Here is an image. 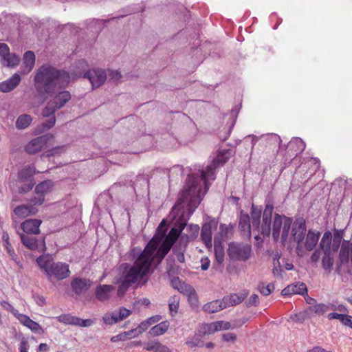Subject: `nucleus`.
<instances>
[{
	"mask_svg": "<svg viewBox=\"0 0 352 352\" xmlns=\"http://www.w3.org/2000/svg\"><path fill=\"white\" fill-rule=\"evenodd\" d=\"M201 201V198L199 196L197 188L190 190L188 187L185 186L169 215L170 218L174 221L173 227L170 229L168 234L166 235V220L163 219L157 228V234L148 243L146 246L155 239V249L158 250L162 245H168L170 243V250Z\"/></svg>",
	"mask_w": 352,
	"mask_h": 352,
	"instance_id": "1",
	"label": "nucleus"
},
{
	"mask_svg": "<svg viewBox=\"0 0 352 352\" xmlns=\"http://www.w3.org/2000/svg\"><path fill=\"white\" fill-rule=\"evenodd\" d=\"M155 239H154L143 251L137 248L131 251V255L135 258L133 265L127 263L122 264L124 270L120 279L118 289V296H122L131 284L138 279L142 278L153 272V267H156L169 252L170 243L161 246L160 250L155 249Z\"/></svg>",
	"mask_w": 352,
	"mask_h": 352,
	"instance_id": "2",
	"label": "nucleus"
},
{
	"mask_svg": "<svg viewBox=\"0 0 352 352\" xmlns=\"http://www.w3.org/2000/svg\"><path fill=\"white\" fill-rule=\"evenodd\" d=\"M71 75L63 69L50 65H43L36 71L34 86L38 96L46 100L71 82Z\"/></svg>",
	"mask_w": 352,
	"mask_h": 352,
	"instance_id": "3",
	"label": "nucleus"
},
{
	"mask_svg": "<svg viewBox=\"0 0 352 352\" xmlns=\"http://www.w3.org/2000/svg\"><path fill=\"white\" fill-rule=\"evenodd\" d=\"M274 211V207L270 204H267L263 211V221L261 225V217L262 208L252 206L251 208V221L250 216L241 212L239 221V229L241 235L247 239H250L252 233L254 235L256 241L261 238L260 234L263 236H268L271 232L272 217Z\"/></svg>",
	"mask_w": 352,
	"mask_h": 352,
	"instance_id": "4",
	"label": "nucleus"
},
{
	"mask_svg": "<svg viewBox=\"0 0 352 352\" xmlns=\"http://www.w3.org/2000/svg\"><path fill=\"white\" fill-rule=\"evenodd\" d=\"M231 155L232 151L230 149L220 151L210 165L207 166L205 169L200 170L197 174L188 175L185 186L190 190L197 188L198 195L202 199L209 188L210 181L214 179V169L223 166Z\"/></svg>",
	"mask_w": 352,
	"mask_h": 352,
	"instance_id": "5",
	"label": "nucleus"
},
{
	"mask_svg": "<svg viewBox=\"0 0 352 352\" xmlns=\"http://www.w3.org/2000/svg\"><path fill=\"white\" fill-rule=\"evenodd\" d=\"M36 263L50 282L54 280H64L70 275L68 264L63 262H54L50 255L40 256L36 258Z\"/></svg>",
	"mask_w": 352,
	"mask_h": 352,
	"instance_id": "6",
	"label": "nucleus"
},
{
	"mask_svg": "<svg viewBox=\"0 0 352 352\" xmlns=\"http://www.w3.org/2000/svg\"><path fill=\"white\" fill-rule=\"evenodd\" d=\"M77 65L82 71L78 72L76 76L78 77L82 76L85 78L89 79L94 89L100 87L107 78V74L102 69L94 68L85 71L87 64L85 60H78Z\"/></svg>",
	"mask_w": 352,
	"mask_h": 352,
	"instance_id": "7",
	"label": "nucleus"
},
{
	"mask_svg": "<svg viewBox=\"0 0 352 352\" xmlns=\"http://www.w3.org/2000/svg\"><path fill=\"white\" fill-rule=\"evenodd\" d=\"M292 223V219L284 215L276 214L272 226V236L275 241H277L281 233V241L285 242L289 235Z\"/></svg>",
	"mask_w": 352,
	"mask_h": 352,
	"instance_id": "8",
	"label": "nucleus"
},
{
	"mask_svg": "<svg viewBox=\"0 0 352 352\" xmlns=\"http://www.w3.org/2000/svg\"><path fill=\"white\" fill-rule=\"evenodd\" d=\"M252 254L250 244L232 242L228 245V254L233 261H246L251 257Z\"/></svg>",
	"mask_w": 352,
	"mask_h": 352,
	"instance_id": "9",
	"label": "nucleus"
},
{
	"mask_svg": "<svg viewBox=\"0 0 352 352\" xmlns=\"http://www.w3.org/2000/svg\"><path fill=\"white\" fill-rule=\"evenodd\" d=\"M306 230L305 221L303 219H298L294 221L292 234L294 241L297 243L296 253L300 257L303 256L305 254L303 240L305 237Z\"/></svg>",
	"mask_w": 352,
	"mask_h": 352,
	"instance_id": "10",
	"label": "nucleus"
},
{
	"mask_svg": "<svg viewBox=\"0 0 352 352\" xmlns=\"http://www.w3.org/2000/svg\"><path fill=\"white\" fill-rule=\"evenodd\" d=\"M53 138L52 135L48 133L34 138L26 144L25 151L30 155L35 154L47 148L52 141Z\"/></svg>",
	"mask_w": 352,
	"mask_h": 352,
	"instance_id": "11",
	"label": "nucleus"
},
{
	"mask_svg": "<svg viewBox=\"0 0 352 352\" xmlns=\"http://www.w3.org/2000/svg\"><path fill=\"white\" fill-rule=\"evenodd\" d=\"M132 314V311L121 307L113 311L107 312L102 316V321L107 325H113L124 320Z\"/></svg>",
	"mask_w": 352,
	"mask_h": 352,
	"instance_id": "12",
	"label": "nucleus"
},
{
	"mask_svg": "<svg viewBox=\"0 0 352 352\" xmlns=\"http://www.w3.org/2000/svg\"><path fill=\"white\" fill-rule=\"evenodd\" d=\"M56 319L65 324L78 326L81 327H91L94 324L91 319H81L78 317L71 315L70 314H62L56 318Z\"/></svg>",
	"mask_w": 352,
	"mask_h": 352,
	"instance_id": "13",
	"label": "nucleus"
},
{
	"mask_svg": "<svg viewBox=\"0 0 352 352\" xmlns=\"http://www.w3.org/2000/svg\"><path fill=\"white\" fill-rule=\"evenodd\" d=\"M91 286V281L86 278L76 277L71 282L72 289L77 295L87 292Z\"/></svg>",
	"mask_w": 352,
	"mask_h": 352,
	"instance_id": "14",
	"label": "nucleus"
},
{
	"mask_svg": "<svg viewBox=\"0 0 352 352\" xmlns=\"http://www.w3.org/2000/svg\"><path fill=\"white\" fill-rule=\"evenodd\" d=\"M185 232H181V241L186 246L190 240H193L197 238L199 231V227L198 225L190 224L185 226Z\"/></svg>",
	"mask_w": 352,
	"mask_h": 352,
	"instance_id": "15",
	"label": "nucleus"
},
{
	"mask_svg": "<svg viewBox=\"0 0 352 352\" xmlns=\"http://www.w3.org/2000/svg\"><path fill=\"white\" fill-rule=\"evenodd\" d=\"M320 233L317 230H309L306 235L303 248L307 251H311L317 245Z\"/></svg>",
	"mask_w": 352,
	"mask_h": 352,
	"instance_id": "16",
	"label": "nucleus"
},
{
	"mask_svg": "<svg viewBox=\"0 0 352 352\" xmlns=\"http://www.w3.org/2000/svg\"><path fill=\"white\" fill-rule=\"evenodd\" d=\"M20 236L22 243L30 250H34L40 246L45 248L44 241L39 242L35 236L28 234H21Z\"/></svg>",
	"mask_w": 352,
	"mask_h": 352,
	"instance_id": "17",
	"label": "nucleus"
},
{
	"mask_svg": "<svg viewBox=\"0 0 352 352\" xmlns=\"http://www.w3.org/2000/svg\"><path fill=\"white\" fill-rule=\"evenodd\" d=\"M21 82V76L14 74L9 79L0 83V91L3 93L9 92L15 89Z\"/></svg>",
	"mask_w": 352,
	"mask_h": 352,
	"instance_id": "18",
	"label": "nucleus"
},
{
	"mask_svg": "<svg viewBox=\"0 0 352 352\" xmlns=\"http://www.w3.org/2000/svg\"><path fill=\"white\" fill-rule=\"evenodd\" d=\"M37 212V208L31 204L20 205L14 209V214L19 218H25L30 215L35 214Z\"/></svg>",
	"mask_w": 352,
	"mask_h": 352,
	"instance_id": "19",
	"label": "nucleus"
},
{
	"mask_svg": "<svg viewBox=\"0 0 352 352\" xmlns=\"http://www.w3.org/2000/svg\"><path fill=\"white\" fill-rule=\"evenodd\" d=\"M114 287L110 285H100L95 290L96 298L100 301H105L111 296V293L113 291Z\"/></svg>",
	"mask_w": 352,
	"mask_h": 352,
	"instance_id": "20",
	"label": "nucleus"
},
{
	"mask_svg": "<svg viewBox=\"0 0 352 352\" xmlns=\"http://www.w3.org/2000/svg\"><path fill=\"white\" fill-rule=\"evenodd\" d=\"M41 223V221L38 219H28L21 223V227L24 232L35 234L38 233Z\"/></svg>",
	"mask_w": 352,
	"mask_h": 352,
	"instance_id": "21",
	"label": "nucleus"
},
{
	"mask_svg": "<svg viewBox=\"0 0 352 352\" xmlns=\"http://www.w3.org/2000/svg\"><path fill=\"white\" fill-rule=\"evenodd\" d=\"M144 349L152 352H173L168 346L156 340L144 343Z\"/></svg>",
	"mask_w": 352,
	"mask_h": 352,
	"instance_id": "22",
	"label": "nucleus"
},
{
	"mask_svg": "<svg viewBox=\"0 0 352 352\" xmlns=\"http://www.w3.org/2000/svg\"><path fill=\"white\" fill-rule=\"evenodd\" d=\"M71 99V94L67 91H59L56 94L50 101L58 109L64 107V105Z\"/></svg>",
	"mask_w": 352,
	"mask_h": 352,
	"instance_id": "23",
	"label": "nucleus"
},
{
	"mask_svg": "<svg viewBox=\"0 0 352 352\" xmlns=\"http://www.w3.org/2000/svg\"><path fill=\"white\" fill-rule=\"evenodd\" d=\"M36 173L34 165H28L19 172L18 179L21 182H33V175Z\"/></svg>",
	"mask_w": 352,
	"mask_h": 352,
	"instance_id": "24",
	"label": "nucleus"
},
{
	"mask_svg": "<svg viewBox=\"0 0 352 352\" xmlns=\"http://www.w3.org/2000/svg\"><path fill=\"white\" fill-rule=\"evenodd\" d=\"M224 309L226 305L223 303V299L212 300L203 306V310L208 314L216 313Z\"/></svg>",
	"mask_w": 352,
	"mask_h": 352,
	"instance_id": "25",
	"label": "nucleus"
},
{
	"mask_svg": "<svg viewBox=\"0 0 352 352\" xmlns=\"http://www.w3.org/2000/svg\"><path fill=\"white\" fill-rule=\"evenodd\" d=\"M201 239L207 248H212V226L210 223H205L202 226Z\"/></svg>",
	"mask_w": 352,
	"mask_h": 352,
	"instance_id": "26",
	"label": "nucleus"
},
{
	"mask_svg": "<svg viewBox=\"0 0 352 352\" xmlns=\"http://www.w3.org/2000/svg\"><path fill=\"white\" fill-rule=\"evenodd\" d=\"M287 148L296 155L304 151L305 144L300 138H293L289 142Z\"/></svg>",
	"mask_w": 352,
	"mask_h": 352,
	"instance_id": "27",
	"label": "nucleus"
},
{
	"mask_svg": "<svg viewBox=\"0 0 352 352\" xmlns=\"http://www.w3.org/2000/svg\"><path fill=\"white\" fill-rule=\"evenodd\" d=\"M214 250L215 258L219 265H221L224 261V249L222 242L219 239L218 236H214Z\"/></svg>",
	"mask_w": 352,
	"mask_h": 352,
	"instance_id": "28",
	"label": "nucleus"
},
{
	"mask_svg": "<svg viewBox=\"0 0 352 352\" xmlns=\"http://www.w3.org/2000/svg\"><path fill=\"white\" fill-rule=\"evenodd\" d=\"M35 55L32 51H27L23 56V74H28L34 67L35 64Z\"/></svg>",
	"mask_w": 352,
	"mask_h": 352,
	"instance_id": "29",
	"label": "nucleus"
},
{
	"mask_svg": "<svg viewBox=\"0 0 352 352\" xmlns=\"http://www.w3.org/2000/svg\"><path fill=\"white\" fill-rule=\"evenodd\" d=\"M168 327L169 322L167 320L163 321L153 327L149 330L148 333L153 337L159 336L166 333Z\"/></svg>",
	"mask_w": 352,
	"mask_h": 352,
	"instance_id": "30",
	"label": "nucleus"
},
{
	"mask_svg": "<svg viewBox=\"0 0 352 352\" xmlns=\"http://www.w3.org/2000/svg\"><path fill=\"white\" fill-rule=\"evenodd\" d=\"M324 254L322 258V268L327 272L328 273H330L332 270V267L333 265V257L331 254V250H327V251H323Z\"/></svg>",
	"mask_w": 352,
	"mask_h": 352,
	"instance_id": "31",
	"label": "nucleus"
},
{
	"mask_svg": "<svg viewBox=\"0 0 352 352\" xmlns=\"http://www.w3.org/2000/svg\"><path fill=\"white\" fill-rule=\"evenodd\" d=\"M53 187V182L51 180L43 181L35 187V192L41 193L45 197L49 192H51Z\"/></svg>",
	"mask_w": 352,
	"mask_h": 352,
	"instance_id": "32",
	"label": "nucleus"
},
{
	"mask_svg": "<svg viewBox=\"0 0 352 352\" xmlns=\"http://www.w3.org/2000/svg\"><path fill=\"white\" fill-rule=\"evenodd\" d=\"M201 336L199 332L195 333L193 336L189 337L187 339L186 344L190 348L203 347L204 346V342L201 339Z\"/></svg>",
	"mask_w": 352,
	"mask_h": 352,
	"instance_id": "33",
	"label": "nucleus"
},
{
	"mask_svg": "<svg viewBox=\"0 0 352 352\" xmlns=\"http://www.w3.org/2000/svg\"><path fill=\"white\" fill-rule=\"evenodd\" d=\"M243 300V297L239 296L235 294L223 298V303L225 304L226 308L238 305Z\"/></svg>",
	"mask_w": 352,
	"mask_h": 352,
	"instance_id": "34",
	"label": "nucleus"
},
{
	"mask_svg": "<svg viewBox=\"0 0 352 352\" xmlns=\"http://www.w3.org/2000/svg\"><path fill=\"white\" fill-rule=\"evenodd\" d=\"M332 239V234L330 231H326L320 240L319 243L320 248L323 251H327V250H330V246L331 243Z\"/></svg>",
	"mask_w": 352,
	"mask_h": 352,
	"instance_id": "35",
	"label": "nucleus"
},
{
	"mask_svg": "<svg viewBox=\"0 0 352 352\" xmlns=\"http://www.w3.org/2000/svg\"><path fill=\"white\" fill-rule=\"evenodd\" d=\"M335 309L336 307L333 305H326L323 303L316 304L310 307V310L317 314H323L329 309Z\"/></svg>",
	"mask_w": 352,
	"mask_h": 352,
	"instance_id": "36",
	"label": "nucleus"
},
{
	"mask_svg": "<svg viewBox=\"0 0 352 352\" xmlns=\"http://www.w3.org/2000/svg\"><path fill=\"white\" fill-rule=\"evenodd\" d=\"M32 120V117L30 115H21L16 121V126L19 129H24L30 124Z\"/></svg>",
	"mask_w": 352,
	"mask_h": 352,
	"instance_id": "37",
	"label": "nucleus"
},
{
	"mask_svg": "<svg viewBox=\"0 0 352 352\" xmlns=\"http://www.w3.org/2000/svg\"><path fill=\"white\" fill-rule=\"evenodd\" d=\"M19 57L15 54H10V52L3 58V65L8 67H14L18 65L19 62Z\"/></svg>",
	"mask_w": 352,
	"mask_h": 352,
	"instance_id": "38",
	"label": "nucleus"
},
{
	"mask_svg": "<svg viewBox=\"0 0 352 352\" xmlns=\"http://www.w3.org/2000/svg\"><path fill=\"white\" fill-rule=\"evenodd\" d=\"M292 293L294 294H300L302 296H307V285L304 283H296L291 285Z\"/></svg>",
	"mask_w": 352,
	"mask_h": 352,
	"instance_id": "39",
	"label": "nucleus"
},
{
	"mask_svg": "<svg viewBox=\"0 0 352 352\" xmlns=\"http://www.w3.org/2000/svg\"><path fill=\"white\" fill-rule=\"evenodd\" d=\"M232 230V227L231 226L221 223L219 226V234L216 236H219V239L221 242L223 240H225L228 237V235L230 233H231Z\"/></svg>",
	"mask_w": 352,
	"mask_h": 352,
	"instance_id": "40",
	"label": "nucleus"
},
{
	"mask_svg": "<svg viewBox=\"0 0 352 352\" xmlns=\"http://www.w3.org/2000/svg\"><path fill=\"white\" fill-rule=\"evenodd\" d=\"M216 331H217V329L215 322L209 324H204L201 327L200 329L199 330V332L201 335H210L214 333Z\"/></svg>",
	"mask_w": 352,
	"mask_h": 352,
	"instance_id": "41",
	"label": "nucleus"
},
{
	"mask_svg": "<svg viewBox=\"0 0 352 352\" xmlns=\"http://www.w3.org/2000/svg\"><path fill=\"white\" fill-rule=\"evenodd\" d=\"M260 138L267 142L270 145H276L280 143V138L275 133L262 135Z\"/></svg>",
	"mask_w": 352,
	"mask_h": 352,
	"instance_id": "42",
	"label": "nucleus"
},
{
	"mask_svg": "<svg viewBox=\"0 0 352 352\" xmlns=\"http://www.w3.org/2000/svg\"><path fill=\"white\" fill-rule=\"evenodd\" d=\"M179 298L176 296H172L168 300V307L170 314L173 316L177 312L179 308Z\"/></svg>",
	"mask_w": 352,
	"mask_h": 352,
	"instance_id": "43",
	"label": "nucleus"
},
{
	"mask_svg": "<svg viewBox=\"0 0 352 352\" xmlns=\"http://www.w3.org/2000/svg\"><path fill=\"white\" fill-rule=\"evenodd\" d=\"M2 240L4 244V246L9 254L10 256L13 257L15 256V252L14 249L12 248L10 241H9V235L8 232H3L2 235Z\"/></svg>",
	"mask_w": 352,
	"mask_h": 352,
	"instance_id": "44",
	"label": "nucleus"
},
{
	"mask_svg": "<svg viewBox=\"0 0 352 352\" xmlns=\"http://www.w3.org/2000/svg\"><path fill=\"white\" fill-rule=\"evenodd\" d=\"M45 196L41 193H37L34 192V196L30 199V204L32 206H40L43 204L45 201Z\"/></svg>",
	"mask_w": 352,
	"mask_h": 352,
	"instance_id": "45",
	"label": "nucleus"
},
{
	"mask_svg": "<svg viewBox=\"0 0 352 352\" xmlns=\"http://www.w3.org/2000/svg\"><path fill=\"white\" fill-rule=\"evenodd\" d=\"M274 287L271 284L265 285L263 283H260L258 285V290L263 296H268L271 294Z\"/></svg>",
	"mask_w": 352,
	"mask_h": 352,
	"instance_id": "46",
	"label": "nucleus"
},
{
	"mask_svg": "<svg viewBox=\"0 0 352 352\" xmlns=\"http://www.w3.org/2000/svg\"><path fill=\"white\" fill-rule=\"evenodd\" d=\"M57 109L54 104H53V102L50 101L43 111V116L44 117H52L51 116H52Z\"/></svg>",
	"mask_w": 352,
	"mask_h": 352,
	"instance_id": "47",
	"label": "nucleus"
},
{
	"mask_svg": "<svg viewBox=\"0 0 352 352\" xmlns=\"http://www.w3.org/2000/svg\"><path fill=\"white\" fill-rule=\"evenodd\" d=\"M27 327L31 329V331L35 333L41 334L44 332L41 325L38 323L33 321L32 320H31L30 323L28 324Z\"/></svg>",
	"mask_w": 352,
	"mask_h": 352,
	"instance_id": "48",
	"label": "nucleus"
},
{
	"mask_svg": "<svg viewBox=\"0 0 352 352\" xmlns=\"http://www.w3.org/2000/svg\"><path fill=\"white\" fill-rule=\"evenodd\" d=\"M0 305L6 311L12 313L14 316L18 313V311L8 301L0 300Z\"/></svg>",
	"mask_w": 352,
	"mask_h": 352,
	"instance_id": "49",
	"label": "nucleus"
},
{
	"mask_svg": "<svg viewBox=\"0 0 352 352\" xmlns=\"http://www.w3.org/2000/svg\"><path fill=\"white\" fill-rule=\"evenodd\" d=\"M25 327H28L32 319L26 315L20 314L19 311L14 316Z\"/></svg>",
	"mask_w": 352,
	"mask_h": 352,
	"instance_id": "50",
	"label": "nucleus"
},
{
	"mask_svg": "<svg viewBox=\"0 0 352 352\" xmlns=\"http://www.w3.org/2000/svg\"><path fill=\"white\" fill-rule=\"evenodd\" d=\"M215 324L217 325V331L221 330H228L230 329H232L231 324L227 321H217L215 322Z\"/></svg>",
	"mask_w": 352,
	"mask_h": 352,
	"instance_id": "51",
	"label": "nucleus"
},
{
	"mask_svg": "<svg viewBox=\"0 0 352 352\" xmlns=\"http://www.w3.org/2000/svg\"><path fill=\"white\" fill-rule=\"evenodd\" d=\"M107 75L109 78V80H112L113 82H118L122 78V75L118 71L109 70Z\"/></svg>",
	"mask_w": 352,
	"mask_h": 352,
	"instance_id": "52",
	"label": "nucleus"
},
{
	"mask_svg": "<svg viewBox=\"0 0 352 352\" xmlns=\"http://www.w3.org/2000/svg\"><path fill=\"white\" fill-rule=\"evenodd\" d=\"M248 307L257 306L259 304V298L257 294H252L246 301Z\"/></svg>",
	"mask_w": 352,
	"mask_h": 352,
	"instance_id": "53",
	"label": "nucleus"
},
{
	"mask_svg": "<svg viewBox=\"0 0 352 352\" xmlns=\"http://www.w3.org/2000/svg\"><path fill=\"white\" fill-rule=\"evenodd\" d=\"M149 322L147 320L142 321L138 326L136 327L140 335L144 331H146L150 327Z\"/></svg>",
	"mask_w": 352,
	"mask_h": 352,
	"instance_id": "54",
	"label": "nucleus"
},
{
	"mask_svg": "<svg viewBox=\"0 0 352 352\" xmlns=\"http://www.w3.org/2000/svg\"><path fill=\"white\" fill-rule=\"evenodd\" d=\"M27 182V184H23V186H21L19 188V191L20 193H26L32 188V187L34 186L33 182L30 181V182Z\"/></svg>",
	"mask_w": 352,
	"mask_h": 352,
	"instance_id": "55",
	"label": "nucleus"
},
{
	"mask_svg": "<svg viewBox=\"0 0 352 352\" xmlns=\"http://www.w3.org/2000/svg\"><path fill=\"white\" fill-rule=\"evenodd\" d=\"M123 333L126 337V340L128 339L135 338L140 335L136 328L128 331H124Z\"/></svg>",
	"mask_w": 352,
	"mask_h": 352,
	"instance_id": "56",
	"label": "nucleus"
},
{
	"mask_svg": "<svg viewBox=\"0 0 352 352\" xmlns=\"http://www.w3.org/2000/svg\"><path fill=\"white\" fill-rule=\"evenodd\" d=\"M345 316H346V314H338L336 312H332V313L329 314L327 317L329 320L338 319L342 323Z\"/></svg>",
	"mask_w": 352,
	"mask_h": 352,
	"instance_id": "57",
	"label": "nucleus"
},
{
	"mask_svg": "<svg viewBox=\"0 0 352 352\" xmlns=\"http://www.w3.org/2000/svg\"><path fill=\"white\" fill-rule=\"evenodd\" d=\"M222 339L225 342H234L236 339V336L233 333H226L222 335Z\"/></svg>",
	"mask_w": 352,
	"mask_h": 352,
	"instance_id": "58",
	"label": "nucleus"
},
{
	"mask_svg": "<svg viewBox=\"0 0 352 352\" xmlns=\"http://www.w3.org/2000/svg\"><path fill=\"white\" fill-rule=\"evenodd\" d=\"M9 50H10L7 44L0 43V56H2V58H3L6 54H8Z\"/></svg>",
	"mask_w": 352,
	"mask_h": 352,
	"instance_id": "59",
	"label": "nucleus"
},
{
	"mask_svg": "<svg viewBox=\"0 0 352 352\" xmlns=\"http://www.w3.org/2000/svg\"><path fill=\"white\" fill-rule=\"evenodd\" d=\"M56 122V118L54 116L50 117L45 123L43 124V127L45 129H49L52 128Z\"/></svg>",
	"mask_w": 352,
	"mask_h": 352,
	"instance_id": "60",
	"label": "nucleus"
},
{
	"mask_svg": "<svg viewBox=\"0 0 352 352\" xmlns=\"http://www.w3.org/2000/svg\"><path fill=\"white\" fill-rule=\"evenodd\" d=\"M320 255L321 254L320 250H316L311 256V262L314 263H317L320 258Z\"/></svg>",
	"mask_w": 352,
	"mask_h": 352,
	"instance_id": "61",
	"label": "nucleus"
},
{
	"mask_svg": "<svg viewBox=\"0 0 352 352\" xmlns=\"http://www.w3.org/2000/svg\"><path fill=\"white\" fill-rule=\"evenodd\" d=\"M290 318L294 322H302L305 319V315L303 314H296L291 316Z\"/></svg>",
	"mask_w": 352,
	"mask_h": 352,
	"instance_id": "62",
	"label": "nucleus"
},
{
	"mask_svg": "<svg viewBox=\"0 0 352 352\" xmlns=\"http://www.w3.org/2000/svg\"><path fill=\"white\" fill-rule=\"evenodd\" d=\"M124 340H126V337H125L124 333H121L118 335L114 336L111 337V341L112 342H117L118 341H124Z\"/></svg>",
	"mask_w": 352,
	"mask_h": 352,
	"instance_id": "63",
	"label": "nucleus"
},
{
	"mask_svg": "<svg viewBox=\"0 0 352 352\" xmlns=\"http://www.w3.org/2000/svg\"><path fill=\"white\" fill-rule=\"evenodd\" d=\"M342 324L352 329V316L346 314Z\"/></svg>",
	"mask_w": 352,
	"mask_h": 352,
	"instance_id": "64",
	"label": "nucleus"
}]
</instances>
